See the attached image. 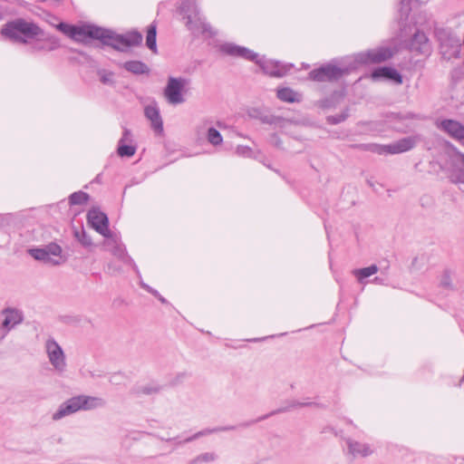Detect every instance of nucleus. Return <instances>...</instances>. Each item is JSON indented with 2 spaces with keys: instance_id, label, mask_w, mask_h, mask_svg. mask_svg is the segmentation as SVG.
Returning a JSON list of instances; mask_svg holds the SVG:
<instances>
[{
  "instance_id": "1",
  "label": "nucleus",
  "mask_w": 464,
  "mask_h": 464,
  "mask_svg": "<svg viewBox=\"0 0 464 464\" xmlns=\"http://www.w3.org/2000/svg\"><path fill=\"white\" fill-rule=\"evenodd\" d=\"M218 50L222 54L254 62L260 67L265 74L270 77L282 78L294 68L293 63H284L279 61L268 60L265 56L259 57L258 53L254 51L234 43H224L219 45Z\"/></svg>"
},
{
  "instance_id": "2",
  "label": "nucleus",
  "mask_w": 464,
  "mask_h": 464,
  "mask_svg": "<svg viewBox=\"0 0 464 464\" xmlns=\"http://www.w3.org/2000/svg\"><path fill=\"white\" fill-rule=\"evenodd\" d=\"M1 34L13 43L25 44L44 36V31L35 23L17 18L4 24Z\"/></svg>"
},
{
  "instance_id": "3",
  "label": "nucleus",
  "mask_w": 464,
  "mask_h": 464,
  "mask_svg": "<svg viewBox=\"0 0 464 464\" xmlns=\"http://www.w3.org/2000/svg\"><path fill=\"white\" fill-rule=\"evenodd\" d=\"M95 40L102 45H106L119 52H126L128 47L140 46L142 43V34L132 30L125 34H119L111 29L98 26Z\"/></svg>"
},
{
  "instance_id": "4",
  "label": "nucleus",
  "mask_w": 464,
  "mask_h": 464,
  "mask_svg": "<svg viewBox=\"0 0 464 464\" xmlns=\"http://www.w3.org/2000/svg\"><path fill=\"white\" fill-rule=\"evenodd\" d=\"M179 14L185 21V25L194 36H208L213 37L216 33L213 31L211 25L205 22L201 16L197 5L190 2L186 1L181 4L179 8Z\"/></svg>"
},
{
  "instance_id": "5",
  "label": "nucleus",
  "mask_w": 464,
  "mask_h": 464,
  "mask_svg": "<svg viewBox=\"0 0 464 464\" xmlns=\"http://www.w3.org/2000/svg\"><path fill=\"white\" fill-rule=\"evenodd\" d=\"M316 405H317V403L314 401H299L297 400H291V401H286L285 406L276 409L267 414L258 417L256 420H251L248 421L242 422V423L238 424L237 426H225V427L215 428L213 430H201V431H198V433H196L195 435H193L192 437L188 438L185 441L188 442V441H191L200 436L209 434L212 432L234 430L237 428H247L255 423H257L261 420H266L271 416H274V415H276L279 413L288 412L291 410L298 408V407H308V406H316Z\"/></svg>"
},
{
  "instance_id": "6",
  "label": "nucleus",
  "mask_w": 464,
  "mask_h": 464,
  "mask_svg": "<svg viewBox=\"0 0 464 464\" xmlns=\"http://www.w3.org/2000/svg\"><path fill=\"white\" fill-rule=\"evenodd\" d=\"M103 405L104 401L102 398L87 395L74 396L59 406L58 410L53 414V420H58L78 411H89Z\"/></svg>"
},
{
  "instance_id": "7",
  "label": "nucleus",
  "mask_w": 464,
  "mask_h": 464,
  "mask_svg": "<svg viewBox=\"0 0 464 464\" xmlns=\"http://www.w3.org/2000/svg\"><path fill=\"white\" fill-rule=\"evenodd\" d=\"M418 140L419 138L417 136H409L387 145L377 143H359L351 145V148L364 151H371L379 155L400 154L413 149Z\"/></svg>"
},
{
  "instance_id": "8",
  "label": "nucleus",
  "mask_w": 464,
  "mask_h": 464,
  "mask_svg": "<svg viewBox=\"0 0 464 464\" xmlns=\"http://www.w3.org/2000/svg\"><path fill=\"white\" fill-rule=\"evenodd\" d=\"M439 42L440 53L445 60L457 58L460 54L461 44L459 36L449 28H439L435 31Z\"/></svg>"
},
{
  "instance_id": "9",
  "label": "nucleus",
  "mask_w": 464,
  "mask_h": 464,
  "mask_svg": "<svg viewBox=\"0 0 464 464\" xmlns=\"http://www.w3.org/2000/svg\"><path fill=\"white\" fill-rule=\"evenodd\" d=\"M27 252L33 258L41 261L44 264L51 266H59L62 264L60 259H56L54 257L61 258L63 249L54 242L46 245L44 247L30 248Z\"/></svg>"
},
{
  "instance_id": "10",
  "label": "nucleus",
  "mask_w": 464,
  "mask_h": 464,
  "mask_svg": "<svg viewBox=\"0 0 464 464\" xmlns=\"http://www.w3.org/2000/svg\"><path fill=\"white\" fill-rule=\"evenodd\" d=\"M27 252L33 258L41 261L44 264L51 266H59L62 264L60 259H56L54 257L61 258L63 249L54 242L46 245L44 247L30 248Z\"/></svg>"
},
{
  "instance_id": "11",
  "label": "nucleus",
  "mask_w": 464,
  "mask_h": 464,
  "mask_svg": "<svg viewBox=\"0 0 464 464\" xmlns=\"http://www.w3.org/2000/svg\"><path fill=\"white\" fill-rule=\"evenodd\" d=\"M393 54L394 51L392 48L381 46L355 54L354 61L358 64H374L391 59Z\"/></svg>"
},
{
  "instance_id": "12",
  "label": "nucleus",
  "mask_w": 464,
  "mask_h": 464,
  "mask_svg": "<svg viewBox=\"0 0 464 464\" xmlns=\"http://www.w3.org/2000/svg\"><path fill=\"white\" fill-rule=\"evenodd\" d=\"M189 79L183 77H169L167 85L164 89V96L170 104H180L185 102L183 91Z\"/></svg>"
},
{
  "instance_id": "13",
  "label": "nucleus",
  "mask_w": 464,
  "mask_h": 464,
  "mask_svg": "<svg viewBox=\"0 0 464 464\" xmlns=\"http://www.w3.org/2000/svg\"><path fill=\"white\" fill-rule=\"evenodd\" d=\"M87 223L97 233L105 238H111L112 232L109 228V218L107 215L98 208H92L87 212Z\"/></svg>"
},
{
  "instance_id": "14",
  "label": "nucleus",
  "mask_w": 464,
  "mask_h": 464,
  "mask_svg": "<svg viewBox=\"0 0 464 464\" xmlns=\"http://www.w3.org/2000/svg\"><path fill=\"white\" fill-rule=\"evenodd\" d=\"M46 352L53 368L60 373L66 369L65 356L62 347L53 338L46 341Z\"/></svg>"
},
{
  "instance_id": "15",
  "label": "nucleus",
  "mask_w": 464,
  "mask_h": 464,
  "mask_svg": "<svg viewBox=\"0 0 464 464\" xmlns=\"http://www.w3.org/2000/svg\"><path fill=\"white\" fill-rule=\"evenodd\" d=\"M98 25L95 24L76 25L72 39L84 45H89L91 44L90 39L95 40Z\"/></svg>"
},
{
  "instance_id": "16",
  "label": "nucleus",
  "mask_w": 464,
  "mask_h": 464,
  "mask_svg": "<svg viewBox=\"0 0 464 464\" xmlns=\"http://www.w3.org/2000/svg\"><path fill=\"white\" fill-rule=\"evenodd\" d=\"M248 115L250 118L258 120L264 124L276 125L280 127H283L287 121L283 117L273 115L266 111H263L257 108L251 109L248 111Z\"/></svg>"
},
{
  "instance_id": "17",
  "label": "nucleus",
  "mask_w": 464,
  "mask_h": 464,
  "mask_svg": "<svg viewBox=\"0 0 464 464\" xmlns=\"http://www.w3.org/2000/svg\"><path fill=\"white\" fill-rule=\"evenodd\" d=\"M144 114L145 117L150 121L152 130L156 133L161 134L163 132V121L157 103L147 105L144 108Z\"/></svg>"
},
{
  "instance_id": "18",
  "label": "nucleus",
  "mask_w": 464,
  "mask_h": 464,
  "mask_svg": "<svg viewBox=\"0 0 464 464\" xmlns=\"http://www.w3.org/2000/svg\"><path fill=\"white\" fill-rule=\"evenodd\" d=\"M439 127L447 132L451 138L458 140H464V125L459 121L445 119L440 121Z\"/></svg>"
},
{
  "instance_id": "19",
  "label": "nucleus",
  "mask_w": 464,
  "mask_h": 464,
  "mask_svg": "<svg viewBox=\"0 0 464 464\" xmlns=\"http://www.w3.org/2000/svg\"><path fill=\"white\" fill-rule=\"evenodd\" d=\"M410 49L417 53H426L430 51L429 39L423 32L418 30L412 35Z\"/></svg>"
},
{
  "instance_id": "20",
  "label": "nucleus",
  "mask_w": 464,
  "mask_h": 464,
  "mask_svg": "<svg viewBox=\"0 0 464 464\" xmlns=\"http://www.w3.org/2000/svg\"><path fill=\"white\" fill-rule=\"evenodd\" d=\"M347 68H340L334 63L321 65V81L327 79L329 81L339 80L343 75L348 73Z\"/></svg>"
},
{
  "instance_id": "21",
  "label": "nucleus",
  "mask_w": 464,
  "mask_h": 464,
  "mask_svg": "<svg viewBox=\"0 0 464 464\" xmlns=\"http://www.w3.org/2000/svg\"><path fill=\"white\" fill-rule=\"evenodd\" d=\"M372 78L376 80L385 78L393 81L397 84L402 83L401 74L394 68L392 67H379L372 72Z\"/></svg>"
},
{
  "instance_id": "22",
  "label": "nucleus",
  "mask_w": 464,
  "mask_h": 464,
  "mask_svg": "<svg viewBox=\"0 0 464 464\" xmlns=\"http://www.w3.org/2000/svg\"><path fill=\"white\" fill-rule=\"evenodd\" d=\"M122 67L127 72H131L135 75L150 73L149 66L141 61H137V60L127 61L123 63Z\"/></svg>"
},
{
  "instance_id": "23",
  "label": "nucleus",
  "mask_w": 464,
  "mask_h": 464,
  "mask_svg": "<svg viewBox=\"0 0 464 464\" xmlns=\"http://www.w3.org/2000/svg\"><path fill=\"white\" fill-rule=\"evenodd\" d=\"M5 312L6 314L2 323L4 328L10 330L23 321V315L18 310L8 308Z\"/></svg>"
},
{
  "instance_id": "24",
  "label": "nucleus",
  "mask_w": 464,
  "mask_h": 464,
  "mask_svg": "<svg viewBox=\"0 0 464 464\" xmlns=\"http://www.w3.org/2000/svg\"><path fill=\"white\" fill-rule=\"evenodd\" d=\"M276 97L285 102H299L301 95L289 87L278 88L276 91Z\"/></svg>"
},
{
  "instance_id": "25",
  "label": "nucleus",
  "mask_w": 464,
  "mask_h": 464,
  "mask_svg": "<svg viewBox=\"0 0 464 464\" xmlns=\"http://www.w3.org/2000/svg\"><path fill=\"white\" fill-rule=\"evenodd\" d=\"M146 46L153 53H158L157 48V24L152 22L147 28Z\"/></svg>"
},
{
  "instance_id": "26",
  "label": "nucleus",
  "mask_w": 464,
  "mask_h": 464,
  "mask_svg": "<svg viewBox=\"0 0 464 464\" xmlns=\"http://www.w3.org/2000/svg\"><path fill=\"white\" fill-rule=\"evenodd\" d=\"M347 445H348L349 452L351 454H353V456L360 455L362 457H366L372 453L370 447L366 444H362L358 441L348 440Z\"/></svg>"
},
{
  "instance_id": "27",
  "label": "nucleus",
  "mask_w": 464,
  "mask_h": 464,
  "mask_svg": "<svg viewBox=\"0 0 464 464\" xmlns=\"http://www.w3.org/2000/svg\"><path fill=\"white\" fill-rule=\"evenodd\" d=\"M109 240H111L113 243V246L111 249V252L113 256H115L120 260L123 261L124 263H131L132 259L130 256H128L126 253V250L119 244H117L116 240L114 238H108Z\"/></svg>"
},
{
  "instance_id": "28",
  "label": "nucleus",
  "mask_w": 464,
  "mask_h": 464,
  "mask_svg": "<svg viewBox=\"0 0 464 464\" xmlns=\"http://www.w3.org/2000/svg\"><path fill=\"white\" fill-rule=\"evenodd\" d=\"M379 270V267L376 265H371L370 266L354 269L353 274L356 276L359 282H362L364 278H367L374 274H376Z\"/></svg>"
},
{
  "instance_id": "29",
  "label": "nucleus",
  "mask_w": 464,
  "mask_h": 464,
  "mask_svg": "<svg viewBox=\"0 0 464 464\" xmlns=\"http://www.w3.org/2000/svg\"><path fill=\"white\" fill-rule=\"evenodd\" d=\"M90 199V195L86 192H83L82 190L73 192L69 197V204L71 206L72 205H84L86 204Z\"/></svg>"
},
{
  "instance_id": "30",
  "label": "nucleus",
  "mask_w": 464,
  "mask_h": 464,
  "mask_svg": "<svg viewBox=\"0 0 464 464\" xmlns=\"http://www.w3.org/2000/svg\"><path fill=\"white\" fill-rule=\"evenodd\" d=\"M137 147L132 144L118 142L117 153L120 157H132L136 152Z\"/></svg>"
},
{
  "instance_id": "31",
  "label": "nucleus",
  "mask_w": 464,
  "mask_h": 464,
  "mask_svg": "<svg viewBox=\"0 0 464 464\" xmlns=\"http://www.w3.org/2000/svg\"><path fill=\"white\" fill-rule=\"evenodd\" d=\"M75 238L81 243V245L84 247H90L92 246V237L82 227L81 230H74Z\"/></svg>"
},
{
  "instance_id": "32",
  "label": "nucleus",
  "mask_w": 464,
  "mask_h": 464,
  "mask_svg": "<svg viewBox=\"0 0 464 464\" xmlns=\"http://www.w3.org/2000/svg\"><path fill=\"white\" fill-rule=\"evenodd\" d=\"M218 458L217 454L214 452H206L202 453L193 459H191L188 464H202L208 463L216 460Z\"/></svg>"
},
{
  "instance_id": "33",
  "label": "nucleus",
  "mask_w": 464,
  "mask_h": 464,
  "mask_svg": "<svg viewBox=\"0 0 464 464\" xmlns=\"http://www.w3.org/2000/svg\"><path fill=\"white\" fill-rule=\"evenodd\" d=\"M207 139L208 141L214 146L220 145L223 141L221 133L214 127H210L208 130Z\"/></svg>"
},
{
  "instance_id": "34",
  "label": "nucleus",
  "mask_w": 464,
  "mask_h": 464,
  "mask_svg": "<svg viewBox=\"0 0 464 464\" xmlns=\"http://www.w3.org/2000/svg\"><path fill=\"white\" fill-rule=\"evenodd\" d=\"M76 25L75 24H70L64 22H61L56 25V28L62 32L66 36L70 37L72 39V35L74 34V29Z\"/></svg>"
},
{
  "instance_id": "35",
  "label": "nucleus",
  "mask_w": 464,
  "mask_h": 464,
  "mask_svg": "<svg viewBox=\"0 0 464 464\" xmlns=\"http://www.w3.org/2000/svg\"><path fill=\"white\" fill-rule=\"evenodd\" d=\"M349 116V110L345 109L341 113L334 116H328L326 121L330 124H338L340 122L344 121Z\"/></svg>"
},
{
  "instance_id": "36",
  "label": "nucleus",
  "mask_w": 464,
  "mask_h": 464,
  "mask_svg": "<svg viewBox=\"0 0 464 464\" xmlns=\"http://www.w3.org/2000/svg\"><path fill=\"white\" fill-rule=\"evenodd\" d=\"M98 75L100 76V81L103 83V84H113L114 82H113V75L114 73L112 72H109V71H106L104 69H102V70H99L98 71Z\"/></svg>"
},
{
  "instance_id": "37",
  "label": "nucleus",
  "mask_w": 464,
  "mask_h": 464,
  "mask_svg": "<svg viewBox=\"0 0 464 464\" xmlns=\"http://www.w3.org/2000/svg\"><path fill=\"white\" fill-rule=\"evenodd\" d=\"M51 40V45L48 48H45L44 45L40 44H35L32 46L33 51H42V50H47V51H53L60 46L59 41L56 38H52Z\"/></svg>"
},
{
  "instance_id": "38",
  "label": "nucleus",
  "mask_w": 464,
  "mask_h": 464,
  "mask_svg": "<svg viewBox=\"0 0 464 464\" xmlns=\"http://www.w3.org/2000/svg\"><path fill=\"white\" fill-rule=\"evenodd\" d=\"M142 287L146 289L149 293H150L153 296H155L161 304H169L168 300L164 298L156 289H153L152 287L145 284H142Z\"/></svg>"
},
{
  "instance_id": "39",
  "label": "nucleus",
  "mask_w": 464,
  "mask_h": 464,
  "mask_svg": "<svg viewBox=\"0 0 464 464\" xmlns=\"http://www.w3.org/2000/svg\"><path fill=\"white\" fill-rule=\"evenodd\" d=\"M161 391V387L160 385L156 386H144L138 390V393H142L146 395H150L152 393H158Z\"/></svg>"
},
{
  "instance_id": "40",
  "label": "nucleus",
  "mask_w": 464,
  "mask_h": 464,
  "mask_svg": "<svg viewBox=\"0 0 464 464\" xmlns=\"http://www.w3.org/2000/svg\"><path fill=\"white\" fill-rule=\"evenodd\" d=\"M119 142L132 144L133 139H132V133H131L130 130H129L127 128H123V133H122V136L120 139Z\"/></svg>"
},
{
  "instance_id": "41",
  "label": "nucleus",
  "mask_w": 464,
  "mask_h": 464,
  "mask_svg": "<svg viewBox=\"0 0 464 464\" xmlns=\"http://www.w3.org/2000/svg\"><path fill=\"white\" fill-rule=\"evenodd\" d=\"M236 152L239 156L250 157L252 154V150L247 146L239 145L237 147Z\"/></svg>"
},
{
  "instance_id": "42",
  "label": "nucleus",
  "mask_w": 464,
  "mask_h": 464,
  "mask_svg": "<svg viewBox=\"0 0 464 464\" xmlns=\"http://www.w3.org/2000/svg\"><path fill=\"white\" fill-rule=\"evenodd\" d=\"M394 115H395V118L398 119V120H413V119H417L416 114H414L413 112H407L404 115H401L400 113H397V114H394Z\"/></svg>"
},
{
  "instance_id": "43",
  "label": "nucleus",
  "mask_w": 464,
  "mask_h": 464,
  "mask_svg": "<svg viewBox=\"0 0 464 464\" xmlns=\"http://www.w3.org/2000/svg\"><path fill=\"white\" fill-rule=\"evenodd\" d=\"M187 376V373L186 372H180L179 373L171 382H170V385L174 386V385H177L178 383L181 382L182 380Z\"/></svg>"
},
{
  "instance_id": "44",
  "label": "nucleus",
  "mask_w": 464,
  "mask_h": 464,
  "mask_svg": "<svg viewBox=\"0 0 464 464\" xmlns=\"http://www.w3.org/2000/svg\"><path fill=\"white\" fill-rule=\"evenodd\" d=\"M308 79L312 81H319V68H314L308 73Z\"/></svg>"
},
{
  "instance_id": "45",
  "label": "nucleus",
  "mask_w": 464,
  "mask_h": 464,
  "mask_svg": "<svg viewBox=\"0 0 464 464\" xmlns=\"http://www.w3.org/2000/svg\"><path fill=\"white\" fill-rule=\"evenodd\" d=\"M444 287H450V278L449 275H445L440 282Z\"/></svg>"
},
{
  "instance_id": "46",
  "label": "nucleus",
  "mask_w": 464,
  "mask_h": 464,
  "mask_svg": "<svg viewBox=\"0 0 464 464\" xmlns=\"http://www.w3.org/2000/svg\"><path fill=\"white\" fill-rule=\"evenodd\" d=\"M272 139L275 140V145L276 147L280 148L281 144H282V141L280 140V139L276 134L272 135Z\"/></svg>"
},
{
  "instance_id": "47",
  "label": "nucleus",
  "mask_w": 464,
  "mask_h": 464,
  "mask_svg": "<svg viewBox=\"0 0 464 464\" xmlns=\"http://www.w3.org/2000/svg\"><path fill=\"white\" fill-rule=\"evenodd\" d=\"M72 52L76 53L77 54L82 56L83 58L87 59L88 55L86 54L85 52L83 51H81V50H77V49H74L72 50Z\"/></svg>"
},
{
  "instance_id": "48",
  "label": "nucleus",
  "mask_w": 464,
  "mask_h": 464,
  "mask_svg": "<svg viewBox=\"0 0 464 464\" xmlns=\"http://www.w3.org/2000/svg\"><path fill=\"white\" fill-rule=\"evenodd\" d=\"M463 162H464V156H463ZM456 181H457V182H464V173L460 174V175L458 177V179H457V180H456Z\"/></svg>"
},
{
  "instance_id": "49",
  "label": "nucleus",
  "mask_w": 464,
  "mask_h": 464,
  "mask_svg": "<svg viewBox=\"0 0 464 464\" xmlns=\"http://www.w3.org/2000/svg\"><path fill=\"white\" fill-rule=\"evenodd\" d=\"M374 281H375V282H380V278H379V277H375V278H374Z\"/></svg>"
},
{
  "instance_id": "50",
  "label": "nucleus",
  "mask_w": 464,
  "mask_h": 464,
  "mask_svg": "<svg viewBox=\"0 0 464 464\" xmlns=\"http://www.w3.org/2000/svg\"><path fill=\"white\" fill-rule=\"evenodd\" d=\"M305 69L309 68V64H303Z\"/></svg>"
}]
</instances>
